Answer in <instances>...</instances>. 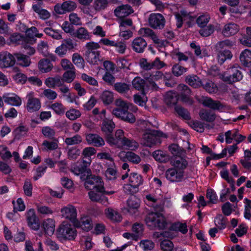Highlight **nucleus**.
Listing matches in <instances>:
<instances>
[{
    "mask_svg": "<svg viewBox=\"0 0 251 251\" xmlns=\"http://www.w3.org/2000/svg\"><path fill=\"white\" fill-rule=\"evenodd\" d=\"M115 104L117 107L114 108L112 111L113 115L122 120L131 124L135 122L136 118L134 115L128 111L129 105L127 102L121 99H118L115 100Z\"/></svg>",
    "mask_w": 251,
    "mask_h": 251,
    "instance_id": "nucleus-1",
    "label": "nucleus"
},
{
    "mask_svg": "<svg viewBox=\"0 0 251 251\" xmlns=\"http://www.w3.org/2000/svg\"><path fill=\"white\" fill-rule=\"evenodd\" d=\"M144 201L147 205L159 211L163 210L165 204L168 207L172 205L170 198L160 194H147L145 196Z\"/></svg>",
    "mask_w": 251,
    "mask_h": 251,
    "instance_id": "nucleus-2",
    "label": "nucleus"
},
{
    "mask_svg": "<svg viewBox=\"0 0 251 251\" xmlns=\"http://www.w3.org/2000/svg\"><path fill=\"white\" fill-rule=\"evenodd\" d=\"M77 234L75 227L67 221L62 222L56 231V237L61 242L73 240L76 237Z\"/></svg>",
    "mask_w": 251,
    "mask_h": 251,
    "instance_id": "nucleus-3",
    "label": "nucleus"
},
{
    "mask_svg": "<svg viewBox=\"0 0 251 251\" xmlns=\"http://www.w3.org/2000/svg\"><path fill=\"white\" fill-rule=\"evenodd\" d=\"M146 222L148 226L163 230L167 226V222L164 216L159 213L151 212L148 214L146 218Z\"/></svg>",
    "mask_w": 251,
    "mask_h": 251,
    "instance_id": "nucleus-4",
    "label": "nucleus"
},
{
    "mask_svg": "<svg viewBox=\"0 0 251 251\" xmlns=\"http://www.w3.org/2000/svg\"><path fill=\"white\" fill-rule=\"evenodd\" d=\"M220 77L224 81L231 83L241 80L243 75L239 65L235 64L230 66L226 71L220 75Z\"/></svg>",
    "mask_w": 251,
    "mask_h": 251,
    "instance_id": "nucleus-5",
    "label": "nucleus"
},
{
    "mask_svg": "<svg viewBox=\"0 0 251 251\" xmlns=\"http://www.w3.org/2000/svg\"><path fill=\"white\" fill-rule=\"evenodd\" d=\"M163 133L155 130H146L142 138V144L147 147H151L161 142L160 138Z\"/></svg>",
    "mask_w": 251,
    "mask_h": 251,
    "instance_id": "nucleus-6",
    "label": "nucleus"
},
{
    "mask_svg": "<svg viewBox=\"0 0 251 251\" xmlns=\"http://www.w3.org/2000/svg\"><path fill=\"white\" fill-rule=\"evenodd\" d=\"M84 185L86 189H95L98 192H102L104 189L101 178L95 176H88Z\"/></svg>",
    "mask_w": 251,
    "mask_h": 251,
    "instance_id": "nucleus-7",
    "label": "nucleus"
},
{
    "mask_svg": "<svg viewBox=\"0 0 251 251\" xmlns=\"http://www.w3.org/2000/svg\"><path fill=\"white\" fill-rule=\"evenodd\" d=\"M27 102L26 109L29 113H33L38 111L41 107V103L40 100L35 97V93L33 91L29 92L26 96Z\"/></svg>",
    "mask_w": 251,
    "mask_h": 251,
    "instance_id": "nucleus-8",
    "label": "nucleus"
},
{
    "mask_svg": "<svg viewBox=\"0 0 251 251\" xmlns=\"http://www.w3.org/2000/svg\"><path fill=\"white\" fill-rule=\"evenodd\" d=\"M25 36L19 32H14L10 36V40L13 43L21 44L22 45L26 43L33 44L35 42L34 37L32 34H28V32H24Z\"/></svg>",
    "mask_w": 251,
    "mask_h": 251,
    "instance_id": "nucleus-9",
    "label": "nucleus"
},
{
    "mask_svg": "<svg viewBox=\"0 0 251 251\" xmlns=\"http://www.w3.org/2000/svg\"><path fill=\"white\" fill-rule=\"evenodd\" d=\"M184 171L172 168L167 169L165 172V176L167 180L172 182H178L182 180L184 177Z\"/></svg>",
    "mask_w": 251,
    "mask_h": 251,
    "instance_id": "nucleus-10",
    "label": "nucleus"
},
{
    "mask_svg": "<svg viewBox=\"0 0 251 251\" xmlns=\"http://www.w3.org/2000/svg\"><path fill=\"white\" fill-rule=\"evenodd\" d=\"M199 102L203 106L209 107L213 110L222 111L225 106L220 101L214 100L211 98L207 97H201L197 99Z\"/></svg>",
    "mask_w": 251,
    "mask_h": 251,
    "instance_id": "nucleus-11",
    "label": "nucleus"
},
{
    "mask_svg": "<svg viewBox=\"0 0 251 251\" xmlns=\"http://www.w3.org/2000/svg\"><path fill=\"white\" fill-rule=\"evenodd\" d=\"M61 216L65 219L68 220L75 224L77 220L76 208L71 204H68L63 207L60 210Z\"/></svg>",
    "mask_w": 251,
    "mask_h": 251,
    "instance_id": "nucleus-12",
    "label": "nucleus"
},
{
    "mask_svg": "<svg viewBox=\"0 0 251 251\" xmlns=\"http://www.w3.org/2000/svg\"><path fill=\"white\" fill-rule=\"evenodd\" d=\"M177 90L179 92V98L181 101L190 105L193 103L194 101L191 97V92L187 86L180 84L177 86Z\"/></svg>",
    "mask_w": 251,
    "mask_h": 251,
    "instance_id": "nucleus-13",
    "label": "nucleus"
},
{
    "mask_svg": "<svg viewBox=\"0 0 251 251\" xmlns=\"http://www.w3.org/2000/svg\"><path fill=\"white\" fill-rule=\"evenodd\" d=\"M14 54L12 55L7 51L0 52V67L1 68H8L15 64Z\"/></svg>",
    "mask_w": 251,
    "mask_h": 251,
    "instance_id": "nucleus-14",
    "label": "nucleus"
},
{
    "mask_svg": "<svg viewBox=\"0 0 251 251\" xmlns=\"http://www.w3.org/2000/svg\"><path fill=\"white\" fill-rule=\"evenodd\" d=\"M26 220L28 226L32 229L37 230L40 228L39 219L36 216L35 211L31 208L26 212Z\"/></svg>",
    "mask_w": 251,
    "mask_h": 251,
    "instance_id": "nucleus-15",
    "label": "nucleus"
},
{
    "mask_svg": "<svg viewBox=\"0 0 251 251\" xmlns=\"http://www.w3.org/2000/svg\"><path fill=\"white\" fill-rule=\"evenodd\" d=\"M5 103L14 106H20L22 105V99L15 93H5L2 96Z\"/></svg>",
    "mask_w": 251,
    "mask_h": 251,
    "instance_id": "nucleus-16",
    "label": "nucleus"
},
{
    "mask_svg": "<svg viewBox=\"0 0 251 251\" xmlns=\"http://www.w3.org/2000/svg\"><path fill=\"white\" fill-rule=\"evenodd\" d=\"M124 131L122 129H118L115 131V137L111 135L106 137V141L110 145H118L122 144L126 137L125 136Z\"/></svg>",
    "mask_w": 251,
    "mask_h": 251,
    "instance_id": "nucleus-17",
    "label": "nucleus"
},
{
    "mask_svg": "<svg viewBox=\"0 0 251 251\" xmlns=\"http://www.w3.org/2000/svg\"><path fill=\"white\" fill-rule=\"evenodd\" d=\"M43 147L42 150L44 151H56V152L57 155L56 157L59 158L61 155V152L60 150L58 149V141L57 139L54 140L52 141L48 140H44L42 144Z\"/></svg>",
    "mask_w": 251,
    "mask_h": 251,
    "instance_id": "nucleus-18",
    "label": "nucleus"
},
{
    "mask_svg": "<svg viewBox=\"0 0 251 251\" xmlns=\"http://www.w3.org/2000/svg\"><path fill=\"white\" fill-rule=\"evenodd\" d=\"M150 25L154 28L160 29L165 24L163 16L160 14H153L151 15L149 18Z\"/></svg>",
    "mask_w": 251,
    "mask_h": 251,
    "instance_id": "nucleus-19",
    "label": "nucleus"
},
{
    "mask_svg": "<svg viewBox=\"0 0 251 251\" xmlns=\"http://www.w3.org/2000/svg\"><path fill=\"white\" fill-rule=\"evenodd\" d=\"M41 227L45 233L50 236L53 234L55 231V221L52 218L45 219L42 221Z\"/></svg>",
    "mask_w": 251,
    "mask_h": 251,
    "instance_id": "nucleus-20",
    "label": "nucleus"
},
{
    "mask_svg": "<svg viewBox=\"0 0 251 251\" xmlns=\"http://www.w3.org/2000/svg\"><path fill=\"white\" fill-rule=\"evenodd\" d=\"M86 140L89 145H92L96 147H101L105 144L103 138L97 134L89 133L86 134Z\"/></svg>",
    "mask_w": 251,
    "mask_h": 251,
    "instance_id": "nucleus-21",
    "label": "nucleus"
},
{
    "mask_svg": "<svg viewBox=\"0 0 251 251\" xmlns=\"http://www.w3.org/2000/svg\"><path fill=\"white\" fill-rule=\"evenodd\" d=\"M176 20V26L180 28L182 26L183 21L187 20L194 21L195 17L191 15L190 13H188L185 10H181L180 12L175 13Z\"/></svg>",
    "mask_w": 251,
    "mask_h": 251,
    "instance_id": "nucleus-22",
    "label": "nucleus"
},
{
    "mask_svg": "<svg viewBox=\"0 0 251 251\" xmlns=\"http://www.w3.org/2000/svg\"><path fill=\"white\" fill-rule=\"evenodd\" d=\"M140 200L134 196L130 197L127 201V211L131 214H135L140 207Z\"/></svg>",
    "mask_w": 251,
    "mask_h": 251,
    "instance_id": "nucleus-23",
    "label": "nucleus"
},
{
    "mask_svg": "<svg viewBox=\"0 0 251 251\" xmlns=\"http://www.w3.org/2000/svg\"><path fill=\"white\" fill-rule=\"evenodd\" d=\"M75 227H80L83 230L88 231L93 227L92 221L91 218L88 216H84L81 218L80 221L76 220L74 224Z\"/></svg>",
    "mask_w": 251,
    "mask_h": 251,
    "instance_id": "nucleus-24",
    "label": "nucleus"
},
{
    "mask_svg": "<svg viewBox=\"0 0 251 251\" xmlns=\"http://www.w3.org/2000/svg\"><path fill=\"white\" fill-rule=\"evenodd\" d=\"M133 12L132 8L128 4L118 6L114 10L115 16L119 18L126 17Z\"/></svg>",
    "mask_w": 251,
    "mask_h": 251,
    "instance_id": "nucleus-25",
    "label": "nucleus"
},
{
    "mask_svg": "<svg viewBox=\"0 0 251 251\" xmlns=\"http://www.w3.org/2000/svg\"><path fill=\"white\" fill-rule=\"evenodd\" d=\"M163 74L160 71H156L154 74L150 75V77L147 78L148 87L151 89H156L157 86L155 81H158L164 78Z\"/></svg>",
    "mask_w": 251,
    "mask_h": 251,
    "instance_id": "nucleus-26",
    "label": "nucleus"
},
{
    "mask_svg": "<svg viewBox=\"0 0 251 251\" xmlns=\"http://www.w3.org/2000/svg\"><path fill=\"white\" fill-rule=\"evenodd\" d=\"M115 125L112 120L105 118L103 121L101 126L102 131L108 136L110 135L112 132Z\"/></svg>",
    "mask_w": 251,
    "mask_h": 251,
    "instance_id": "nucleus-27",
    "label": "nucleus"
},
{
    "mask_svg": "<svg viewBox=\"0 0 251 251\" xmlns=\"http://www.w3.org/2000/svg\"><path fill=\"white\" fill-rule=\"evenodd\" d=\"M128 182L134 188L138 187L143 184V179L142 176L137 173H132L128 175Z\"/></svg>",
    "mask_w": 251,
    "mask_h": 251,
    "instance_id": "nucleus-28",
    "label": "nucleus"
},
{
    "mask_svg": "<svg viewBox=\"0 0 251 251\" xmlns=\"http://www.w3.org/2000/svg\"><path fill=\"white\" fill-rule=\"evenodd\" d=\"M104 213L106 217L113 222H119L122 220L121 214L116 210L107 208L105 209Z\"/></svg>",
    "mask_w": 251,
    "mask_h": 251,
    "instance_id": "nucleus-29",
    "label": "nucleus"
},
{
    "mask_svg": "<svg viewBox=\"0 0 251 251\" xmlns=\"http://www.w3.org/2000/svg\"><path fill=\"white\" fill-rule=\"evenodd\" d=\"M100 52L97 50H89L86 54V60L92 65L98 64L100 61Z\"/></svg>",
    "mask_w": 251,
    "mask_h": 251,
    "instance_id": "nucleus-30",
    "label": "nucleus"
},
{
    "mask_svg": "<svg viewBox=\"0 0 251 251\" xmlns=\"http://www.w3.org/2000/svg\"><path fill=\"white\" fill-rule=\"evenodd\" d=\"M240 60L246 67L251 66V51L249 49L244 50L240 54Z\"/></svg>",
    "mask_w": 251,
    "mask_h": 251,
    "instance_id": "nucleus-31",
    "label": "nucleus"
},
{
    "mask_svg": "<svg viewBox=\"0 0 251 251\" xmlns=\"http://www.w3.org/2000/svg\"><path fill=\"white\" fill-rule=\"evenodd\" d=\"M90 199L93 201H100L104 205L109 204L108 199L106 197L101 196L100 194L96 193L93 191H90L89 193Z\"/></svg>",
    "mask_w": 251,
    "mask_h": 251,
    "instance_id": "nucleus-32",
    "label": "nucleus"
},
{
    "mask_svg": "<svg viewBox=\"0 0 251 251\" xmlns=\"http://www.w3.org/2000/svg\"><path fill=\"white\" fill-rule=\"evenodd\" d=\"M134 50L137 52H142L147 46V43L144 39L141 37L135 39L132 42Z\"/></svg>",
    "mask_w": 251,
    "mask_h": 251,
    "instance_id": "nucleus-33",
    "label": "nucleus"
},
{
    "mask_svg": "<svg viewBox=\"0 0 251 251\" xmlns=\"http://www.w3.org/2000/svg\"><path fill=\"white\" fill-rule=\"evenodd\" d=\"M14 56L19 65L26 67L30 65L31 61L29 56L18 53H14Z\"/></svg>",
    "mask_w": 251,
    "mask_h": 251,
    "instance_id": "nucleus-34",
    "label": "nucleus"
},
{
    "mask_svg": "<svg viewBox=\"0 0 251 251\" xmlns=\"http://www.w3.org/2000/svg\"><path fill=\"white\" fill-rule=\"evenodd\" d=\"M32 9L36 12L41 19L45 20L48 19L50 15L47 10L43 9L40 4H34L32 5Z\"/></svg>",
    "mask_w": 251,
    "mask_h": 251,
    "instance_id": "nucleus-35",
    "label": "nucleus"
},
{
    "mask_svg": "<svg viewBox=\"0 0 251 251\" xmlns=\"http://www.w3.org/2000/svg\"><path fill=\"white\" fill-rule=\"evenodd\" d=\"M61 82H62L61 78L58 75L55 77H48L45 81V84L46 86L50 88H54L56 86H59Z\"/></svg>",
    "mask_w": 251,
    "mask_h": 251,
    "instance_id": "nucleus-36",
    "label": "nucleus"
},
{
    "mask_svg": "<svg viewBox=\"0 0 251 251\" xmlns=\"http://www.w3.org/2000/svg\"><path fill=\"white\" fill-rule=\"evenodd\" d=\"M200 116L202 120L208 122H213L216 119V115L210 110L202 109L200 112Z\"/></svg>",
    "mask_w": 251,
    "mask_h": 251,
    "instance_id": "nucleus-37",
    "label": "nucleus"
},
{
    "mask_svg": "<svg viewBox=\"0 0 251 251\" xmlns=\"http://www.w3.org/2000/svg\"><path fill=\"white\" fill-rule=\"evenodd\" d=\"M152 156L154 159L159 162H166L169 160V157L167 153L161 150H157L152 153Z\"/></svg>",
    "mask_w": 251,
    "mask_h": 251,
    "instance_id": "nucleus-38",
    "label": "nucleus"
},
{
    "mask_svg": "<svg viewBox=\"0 0 251 251\" xmlns=\"http://www.w3.org/2000/svg\"><path fill=\"white\" fill-rule=\"evenodd\" d=\"M50 108L58 115H63L66 110L65 107L60 101H56L50 105Z\"/></svg>",
    "mask_w": 251,
    "mask_h": 251,
    "instance_id": "nucleus-39",
    "label": "nucleus"
},
{
    "mask_svg": "<svg viewBox=\"0 0 251 251\" xmlns=\"http://www.w3.org/2000/svg\"><path fill=\"white\" fill-rule=\"evenodd\" d=\"M121 145L126 149L132 151H135L139 147V144L136 141L133 139L126 137L125 139Z\"/></svg>",
    "mask_w": 251,
    "mask_h": 251,
    "instance_id": "nucleus-40",
    "label": "nucleus"
},
{
    "mask_svg": "<svg viewBox=\"0 0 251 251\" xmlns=\"http://www.w3.org/2000/svg\"><path fill=\"white\" fill-rule=\"evenodd\" d=\"M173 168H177V169H181L184 171V169L187 165V161L183 158L179 157H175L171 162Z\"/></svg>",
    "mask_w": 251,
    "mask_h": 251,
    "instance_id": "nucleus-41",
    "label": "nucleus"
},
{
    "mask_svg": "<svg viewBox=\"0 0 251 251\" xmlns=\"http://www.w3.org/2000/svg\"><path fill=\"white\" fill-rule=\"evenodd\" d=\"M186 82L194 88H198L201 85L200 78L196 75H189L186 77Z\"/></svg>",
    "mask_w": 251,
    "mask_h": 251,
    "instance_id": "nucleus-42",
    "label": "nucleus"
},
{
    "mask_svg": "<svg viewBox=\"0 0 251 251\" xmlns=\"http://www.w3.org/2000/svg\"><path fill=\"white\" fill-rule=\"evenodd\" d=\"M91 161V159H88V161L87 162H86L84 160H83V163L85 164V166L79 167L77 166H75L72 168V172H73L75 175L76 176H78L80 174H82L86 171H87V172L88 173L90 171V170H87L86 169V167H87V166L90 164Z\"/></svg>",
    "mask_w": 251,
    "mask_h": 251,
    "instance_id": "nucleus-43",
    "label": "nucleus"
},
{
    "mask_svg": "<svg viewBox=\"0 0 251 251\" xmlns=\"http://www.w3.org/2000/svg\"><path fill=\"white\" fill-rule=\"evenodd\" d=\"M232 57V54L229 50L219 51L217 56L218 62L219 64H222L226 59H230Z\"/></svg>",
    "mask_w": 251,
    "mask_h": 251,
    "instance_id": "nucleus-44",
    "label": "nucleus"
},
{
    "mask_svg": "<svg viewBox=\"0 0 251 251\" xmlns=\"http://www.w3.org/2000/svg\"><path fill=\"white\" fill-rule=\"evenodd\" d=\"M38 68L42 73H47L52 69V65L49 60L42 59L38 63Z\"/></svg>",
    "mask_w": 251,
    "mask_h": 251,
    "instance_id": "nucleus-45",
    "label": "nucleus"
},
{
    "mask_svg": "<svg viewBox=\"0 0 251 251\" xmlns=\"http://www.w3.org/2000/svg\"><path fill=\"white\" fill-rule=\"evenodd\" d=\"M100 99L104 103L109 104L113 100V93L108 90H105L101 94Z\"/></svg>",
    "mask_w": 251,
    "mask_h": 251,
    "instance_id": "nucleus-46",
    "label": "nucleus"
},
{
    "mask_svg": "<svg viewBox=\"0 0 251 251\" xmlns=\"http://www.w3.org/2000/svg\"><path fill=\"white\" fill-rule=\"evenodd\" d=\"M82 141V137L79 134H76L73 137L66 138L65 143L68 146L77 145L81 143Z\"/></svg>",
    "mask_w": 251,
    "mask_h": 251,
    "instance_id": "nucleus-47",
    "label": "nucleus"
},
{
    "mask_svg": "<svg viewBox=\"0 0 251 251\" xmlns=\"http://www.w3.org/2000/svg\"><path fill=\"white\" fill-rule=\"evenodd\" d=\"M81 242L87 250H90L94 244L92 242V236L89 235L83 236L81 239Z\"/></svg>",
    "mask_w": 251,
    "mask_h": 251,
    "instance_id": "nucleus-48",
    "label": "nucleus"
},
{
    "mask_svg": "<svg viewBox=\"0 0 251 251\" xmlns=\"http://www.w3.org/2000/svg\"><path fill=\"white\" fill-rule=\"evenodd\" d=\"M33 186L31 180L29 179H25L23 185L24 194L27 197H31L32 195Z\"/></svg>",
    "mask_w": 251,
    "mask_h": 251,
    "instance_id": "nucleus-49",
    "label": "nucleus"
},
{
    "mask_svg": "<svg viewBox=\"0 0 251 251\" xmlns=\"http://www.w3.org/2000/svg\"><path fill=\"white\" fill-rule=\"evenodd\" d=\"M145 80L140 77H135L132 81L133 87L138 90H142L145 86Z\"/></svg>",
    "mask_w": 251,
    "mask_h": 251,
    "instance_id": "nucleus-50",
    "label": "nucleus"
},
{
    "mask_svg": "<svg viewBox=\"0 0 251 251\" xmlns=\"http://www.w3.org/2000/svg\"><path fill=\"white\" fill-rule=\"evenodd\" d=\"M72 61L78 68L83 69L84 67V60L83 58L77 53L73 54Z\"/></svg>",
    "mask_w": 251,
    "mask_h": 251,
    "instance_id": "nucleus-51",
    "label": "nucleus"
},
{
    "mask_svg": "<svg viewBox=\"0 0 251 251\" xmlns=\"http://www.w3.org/2000/svg\"><path fill=\"white\" fill-rule=\"evenodd\" d=\"M66 116L70 120H75L81 116V112L75 109L72 108L67 111L65 113Z\"/></svg>",
    "mask_w": 251,
    "mask_h": 251,
    "instance_id": "nucleus-52",
    "label": "nucleus"
},
{
    "mask_svg": "<svg viewBox=\"0 0 251 251\" xmlns=\"http://www.w3.org/2000/svg\"><path fill=\"white\" fill-rule=\"evenodd\" d=\"M12 78L17 83L21 84H25L27 80V76L18 70L16 74L13 75Z\"/></svg>",
    "mask_w": 251,
    "mask_h": 251,
    "instance_id": "nucleus-53",
    "label": "nucleus"
},
{
    "mask_svg": "<svg viewBox=\"0 0 251 251\" xmlns=\"http://www.w3.org/2000/svg\"><path fill=\"white\" fill-rule=\"evenodd\" d=\"M42 133L46 138L53 139L55 135V130L49 126H44L42 128Z\"/></svg>",
    "mask_w": 251,
    "mask_h": 251,
    "instance_id": "nucleus-54",
    "label": "nucleus"
},
{
    "mask_svg": "<svg viewBox=\"0 0 251 251\" xmlns=\"http://www.w3.org/2000/svg\"><path fill=\"white\" fill-rule=\"evenodd\" d=\"M226 223L227 219L224 217L221 214L217 215L215 218V225L220 229H224L226 227Z\"/></svg>",
    "mask_w": 251,
    "mask_h": 251,
    "instance_id": "nucleus-55",
    "label": "nucleus"
},
{
    "mask_svg": "<svg viewBox=\"0 0 251 251\" xmlns=\"http://www.w3.org/2000/svg\"><path fill=\"white\" fill-rule=\"evenodd\" d=\"M147 37L151 38L155 44L160 46H165L167 43L166 40L159 39L154 32H145Z\"/></svg>",
    "mask_w": 251,
    "mask_h": 251,
    "instance_id": "nucleus-56",
    "label": "nucleus"
},
{
    "mask_svg": "<svg viewBox=\"0 0 251 251\" xmlns=\"http://www.w3.org/2000/svg\"><path fill=\"white\" fill-rule=\"evenodd\" d=\"M75 77V69L66 71L63 75V80L67 83L72 82Z\"/></svg>",
    "mask_w": 251,
    "mask_h": 251,
    "instance_id": "nucleus-57",
    "label": "nucleus"
},
{
    "mask_svg": "<svg viewBox=\"0 0 251 251\" xmlns=\"http://www.w3.org/2000/svg\"><path fill=\"white\" fill-rule=\"evenodd\" d=\"M12 155L8 148L4 145L0 146V156L2 160H7L11 158Z\"/></svg>",
    "mask_w": 251,
    "mask_h": 251,
    "instance_id": "nucleus-58",
    "label": "nucleus"
},
{
    "mask_svg": "<svg viewBox=\"0 0 251 251\" xmlns=\"http://www.w3.org/2000/svg\"><path fill=\"white\" fill-rule=\"evenodd\" d=\"M210 16L207 14H204L200 16L197 19V24L199 26L203 27L206 26L210 20Z\"/></svg>",
    "mask_w": 251,
    "mask_h": 251,
    "instance_id": "nucleus-59",
    "label": "nucleus"
},
{
    "mask_svg": "<svg viewBox=\"0 0 251 251\" xmlns=\"http://www.w3.org/2000/svg\"><path fill=\"white\" fill-rule=\"evenodd\" d=\"M139 246L144 251H151L154 248V243L150 240H143L139 243Z\"/></svg>",
    "mask_w": 251,
    "mask_h": 251,
    "instance_id": "nucleus-60",
    "label": "nucleus"
},
{
    "mask_svg": "<svg viewBox=\"0 0 251 251\" xmlns=\"http://www.w3.org/2000/svg\"><path fill=\"white\" fill-rule=\"evenodd\" d=\"M28 131L27 126L23 125H20L14 131L15 137L19 138L20 137L25 135Z\"/></svg>",
    "mask_w": 251,
    "mask_h": 251,
    "instance_id": "nucleus-61",
    "label": "nucleus"
},
{
    "mask_svg": "<svg viewBox=\"0 0 251 251\" xmlns=\"http://www.w3.org/2000/svg\"><path fill=\"white\" fill-rule=\"evenodd\" d=\"M143 230L144 226L143 224L136 223L132 226V231L133 233L138 235V239L142 236Z\"/></svg>",
    "mask_w": 251,
    "mask_h": 251,
    "instance_id": "nucleus-62",
    "label": "nucleus"
},
{
    "mask_svg": "<svg viewBox=\"0 0 251 251\" xmlns=\"http://www.w3.org/2000/svg\"><path fill=\"white\" fill-rule=\"evenodd\" d=\"M143 96L139 94H135L134 95L133 99L135 103L141 106H144L146 104L147 98L145 96L144 93H142Z\"/></svg>",
    "mask_w": 251,
    "mask_h": 251,
    "instance_id": "nucleus-63",
    "label": "nucleus"
},
{
    "mask_svg": "<svg viewBox=\"0 0 251 251\" xmlns=\"http://www.w3.org/2000/svg\"><path fill=\"white\" fill-rule=\"evenodd\" d=\"M241 44L245 46L251 47V32H246L240 39Z\"/></svg>",
    "mask_w": 251,
    "mask_h": 251,
    "instance_id": "nucleus-64",
    "label": "nucleus"
}]
</instances>
